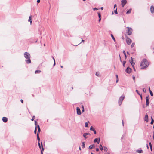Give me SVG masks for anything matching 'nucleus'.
<instances>
[{
    "mask_svg": "<svg viewBox=\"0 0 154 154\" xmlns=\"http://www.w3.org/2000/svg\"><path fill=\"white\" fill-rule=\"evenodd\" d=\"M149 65V63L146 59H143L141 61L140 68L141 69L146 68Z\"/></svg>",
    "mask_w": 154,
    "mask_h": 154,
    "instance_id": "obj_1",
    "label": "nucleus"
},
{
    "mask_svg": "<svg viewBox=\"0 0 154 154\" xmlns=\"http://www.w3.org/2000/svg\"><path fill=\"white\" fill-rule=\"evenodd\" d=\"M24 57L26 59L25 60V61L28 64L31 63L30 55L29 53L27 52H25L24 54Z\"/></svg>",
    "mask_w": 154,
    "mask_h": 154,
    "instance_id": "obj_2",
    "label": "nucleus"
},
{
    "mask_svg": "<svg viewBox=\"0 0 154 154\" xmlns=\"http://www.w3.org/2000/svg\"><path fill=\"white\" fill-rule=\"evenodd\" d=\"M127 33H128V35H130L132 34V33L133 31L132 29L129 27H127Z\"/></svg>",
    "mask_w": 154,
    "mask_h": 154,
    "instance_id": "obj_3",
    "label": "nucleus"
},
{
    "mask_svg": "<svg viewBox=\"0 0 154 154\" xmlns=\"http://www.w3.org/2000/svg\"><path fill=\"white\" fill-rule=\"evenodd\" d=\"M125 98L124 96H121L119 100V105H121L122 103V101Z\"/></svg>",
    "mask_w": 154,
    "mask_h": 154,
    "instance_id": "obj_4",
    "label": "nucleus"
},
{
    "mask_svg": "<svg viewBox=\"0 0 154 154\" xmlns=\"http://www.w3.org/2000/svg\"><path fill=\"white\" fill-rule=\"evenodd\" d=\"M149 96H146V103L147 106H148L149 103Z\"/></svg>",
    "mask_w": 154,
    "mask_h": 154,
    "instance_id": "obj_5",
    "label": "nucleus"
},
{
    "mask_svg": "<svg viewBox=\"0 0 154 154\" xmlns=\"http://www.w3.org/2000/svg\"><path fill=\"white\" fill-rule=\"evenodd\" d=\"M126 41L127 42V44L128 45H129L131 43L132 41L128 37L126 39Z\"/></svg>",
    "mask_w": 154,
    "mask_h": 154,
    "instance_id": "obj_6",
    "label": "nucleus"
},
{
    "mask_svg": "<svg viewBox=\"0 0 154 154\" xmlns=\"http://www.w3.org/2000/svg\"><path fill=\"white\" fill-rule=\"evenodd\" d=\"M121 5L122 7H124V5L126 4L127 3L126 0H122L121 1Z\"/></svg>",
    "mask_w": 154,
    "mask_h": 154,
    "instance_id": "obj_7",
    "label": "nucleus"
},
{
    "mask_svg": "<svg viewBox=\"0 0 154 154\" xmlns=\"http://www.w3.org/2000/svg\"><path fill=\"white\" fill-rule=\"evenodd\" d=\"M76 110L77 114L78 115H80L81 112L80 108L79 107H77L76 108Z\"/></svg>",
    "mask_w": 154,
    "mask_h": 154,
    "instance_id": "obj_8",
    "label": "nucleus"
},
{
    "mask_svg": "<svg viewBox=\"0 0 154 154\" xmlns=\"http://www.w3.org/2000/svg\"><path fill=\"white\" fill-rule=\"evenodd\" d=\"M37 138L38 140V144L39 147V148L40 149H41V145H40V143H39V142L40 141V138H39V135H38V133H37Z\"/></svg>",
    "mask_w": 154,
    "mask_h": 154,
    "instance_id": "obj_9",
    "label": "nucleus"
},
{
    "mask_svg": "<svg viewBox=\"0 0 154 154\" xmlns=\"http://www.w3.org/2000/svg\"><path fill=\"white\" fill-rule=\"evenodd\" d=\"M131 61H130V63H131V64L132 65V66L133 67L134 71H135L136 70H135V69L134 68V65L135 64V63L133 62V60H133V58H132V57H131Z\"/></svg>",
    "mask_w": 154,
    "mask_h": 154,
    "instance_id": "obj_10",
    "label": "nucleus"
},
{
    "mask_svg": "<svg viewBox=\"0 0 154 154\" xmlns=\"http://www.w3.org/2000/svg\"><path fill=\"white\" fill-rule=\"evenodd\" d=\"M131 68L129 67H128L126 69V72L128 73H131Z\"/></svg>",
    "mask_w": 154,
    "mask_h": 154,
    "instance_id": "obj_11",
    "label": "nucleus"
},
{
    "mask_svg": "<svg viewBox=\"0 0 154 154\" xmlns=\"http://www.w3.org/2000/svg\"><path fill=\"white\" fill-rule=\"evenodd\" d=\"M150 11L153 14L154 12V7L153 6H151L150 8Z\"/></svg>",
    "mask_w": 154,
    "mask_h": 154,
    "instance_id": "obj_12",
    "label": "nucleus"
},
{
    "mask_svg": "<svg viewBox=\"0 0 154 154\" xmlns=\"http://www.w3.org/2000/svg\"><path fill=\"white\" fill-rule=\"evenodd\" d=\"M144 120L147 122L148 121V116L147 114H146L145 116Z\"/></svg>",
    "mask_w": 154,
    "mask_h": 154,
    "instance_id": "obj_13",
    "label": "nucleus"
},
{
    "mask_svg": "<svg viewBox=\"0 0 154 154\" xmlns=\"http://www.w3.org/2000/svg\"><path fill=\"white\" fill-rule=\"evenodd\" d=\"M2 120L4 122H6L8 121V119L6 117H3Z\"/></svg>",
    "mask_w": 154,
    "mask_h": 154,
    "instance_id": "obj_14",
    "label": "nucleus"
},
{
    "mask_svg": "<svg viewBox=\"0 0 154 154\" xmlns=\"http://www.w3.org/2000/svg\"><path fill=\"white\" fill-rule=\"evenodd\" d=\"M100 139H99V140H98V139L97 138H96L95 139L94 141V142H97L98 144L100 142Z\"/></svg>",
    "mask_w": 154,
    "mask_h": 154,
    "instance_id": "obj_15",
    "label": "nucleus"
},
{
    "mask_svg": "<svg viewBox=\"0 0 154 154\" xmlns=\"http://www.w3.org/2000/svg\"><path fill=\"white\" fill-rule=\"evenodd\" d=\"M31 20H32V16L31 15V16H29V19L28 20V21L30 22L31 25V24H32V22Z\"/></svg>",
    "mask_w": 154,
    "mask_h": 154,
    "instance_id": "obj_16",
    "label": "nucleus"
},
{
    "mask_svg": "<svg viewBox=\"0 0 154 154\" xmlns=\"http://www.w3.org/2000/svg\"><path fill=\"white\" fill-rule=\"evenodd\" d=\"M41 148H42V150H41V154H43V151L44 150V149L43 148V145L42 142H41Z\"/></svg>",
    "mask_w": 154,
    "mask_h": 154,
    "instance_id": "obj_17",
    "label": "nucleus"
},
{
    "mask_svg": "<svg viewBox=\"0 0 154 154\" xmlns=\"http://www.w3.org/2000/svg\"><path fill=\"white\" fill-rule=\"evenodd\" d=\"M94 147V145H90L89 146V149H91Z\"/></svg>",
    "mask_w": 154,
    "mask_h": 154,
    "instance_id": "obj_18",
    "label": "nucleus"
},
{
    "mask_svg": "<svg viewBox=\"0 0 154 154\" xmlns=\"http://www.w3.org/2000/svg\"><path fill=\"white\" fill-rule=\"evenodd\" d=\"M143 150L141 149L140 150H137V152L138 153H142L143 152Z\"/></svg>",
    "mask_w": 154,
    "mask_h": 154,
    "instance_id": "obj_19",
    "label": "nucleus"
},
{
    "mask_svg": "<svg viewBox=\"0 0 154 154\" xmlns=\"http://www.w3.org/2000/svg\"><path fill=\"white\" fill-rule=\"evenodd\" d=\"M131 9H130L128 10L126 12V14H128L131 13Z\"/></svg>",
    "mask_w": 154,
    "mask_h": 154,
    "instance_id": "obj_20",
    "label": "nucleus"
},
{
    "mask_svg": "<svg viewBox=\"0 0 154 154\" xmlns=\"http://www.w3.org/2000/svg\"><path fill=\"white\" fill-rule=\"evenodd\" d=\"M100 149L101 150V151H103V147L102 146L101 144H100Z\"/></svg>",
    "mask_w": 154,
    "mask_h": 154,
    "instance_id": "obj_21",
    "label": "nucleus"
},
{
    "mask_svg": "<svg viewBox=\"0 0 154 154\" xmlns=\"http://www.w3.org/2000/svg\"><path fill=\"white\" fill-rule=\"evenodd\" d=\"M37 127H38V133H39L41 131V130H40V126H39V125H37Z\"/></svg>",
    "mask_w": 154,
    "mask_h": 154,
    "instance_id": "obj_22",
    "label": "nucleus"
},
{
    "mask_svg": "<svg viewBox=\"0 0 154 154\" xmlns=\"http://www.w3.org/2000/svg\"><path fill=\"white\" fill-rule=\"evenodd\" d=\"M41 72V71L40 70H37L35 72V74L39 73Z\"/></svg>",
    "mask_w": 154,
    "mask_h": 154,
    "instance_id": "obj_23",
    "label": "nucleus"
},
{
    "mask_svg": "<svg viewBox=\"0 0 154 154\" xmlns=\"http://www.w3.org/2000/svg\"><path fill=\"white\" fill-rule=\"evenodd\" d=\"M149 92H150V95H151L152 96H153V94L152 92V91H151L150 90V87H149Z\"/></svg>",
    "mask_w": 154,
    "mask_h": 154,
    "instance_id": "obj_24",
    "label": "nucleus"
},
{
    "mask_svg": "<svg viewBox=\"0 0 154 154\" xmlns=\"http://www.w3.org/2000/svg\"><path fill=\"white\" fill-rule=\"evenodd\" d=\"M89 122L88 121L87 122H86L85 123V127H88V123H89Z\"/></svg>",
    "mask_w": 154,
    "mask_h": 154,
    "instance_id": "obj_25",
    "label": "nucleus"
},
{
    "mask_svg": "<svg viewBox=\"0 0 154 154\" xmlns=\"http://www.w3.org/2000/svg\"><path fill=\"white\" fill-rule=\"evenodd\" d=\"M85 142H82V148H85Z\"/></svg>",
    "mask_w": 154,
    "mask_h": 154,
    "instance_id": "obj_26",
    "label": "nucleus"
},
{
    "mask_svg": "<svg viewBox=\"0 0 154 154\" xmlns=\"http://www.w3.org/2000/svg\"><path fill=\"white\" fill-rule=\"evenodd\" d=\"M88 135V133H84V134H83V136H84V137L85 138H87V137H86V136L87 135Z\"/></svg>",
    "mask_w": 154,
    "mask_h": 154,
    "instance_id": "obj_27",
    "label": "nucleus"
},
{
    "mask_svg": "<svg viewBox=\"0 0 154 154\" xmlns=\"http://www.w3.org/2000/svg\"><path fill=\"white\" fill-rule=\"evenodd\" d=\"M82 112H84V108L83 105L82 106Z\"/></svg>",
    "mask_w": 154,
    "mask_h": 154,
    "instance_id": "obj_28",
    "label": "nucleus"
},
{
    "mask_svg": "<svg viewBox=\"0 0 154 154\" xmlns=\"http://www.w3.org/2000/svg\"><path fill=\"white\" fill-rule=\"evenodd\" d=\"M107 150H108V149L106 147H104V150L105 151V152H107Z\"/></svg>",
    "mask_w": 154,
    "mask_h": 154,
    "instance_id": "obj_29",
    "label": "nucleus"
},
{
    "mask_svg": "<svg viewBox=\"0 0 154 154\" xmlns=\"http://www.w3.org/2000/svg\"><path fill=\"white\" fill-rule=\"evenodd\" d=\"M123 52L125 56V59L126 58V57H126V53H125V51H123Z\"/></svg>",
    "mask_w": 154,
    "mask_h": 154,
    "instance_id": "obj_30",
    "label": "nucleus"
},
{
    "mask_svg": "<svg viewBox=\"0 0 154 154\" xmlns=\"http://www.w3.org/2000/svg\"><path fill=\"white\" fill-rule=\"evenodd\" d=\"M111 37L112 38V39L114 41H115L116 40H115L114 37L113 36V35L112 34H111Z\"/></svg>",
    "mask_w": 154,
    "mask_h": 154,
    "instance_id": "obj_31",
    "label": "nucleus"
},
{
    "mask_svg": "<svg viewBox=\"0 0 154 154\" xmlns=\"http://www.w3.org/2000/svg\"><path fill=\"white\" fill-rule=\"evenodd\" d=\"M149 145L150 147V149H151V150H152V144H151V142H149Z\"/></svg>",
    "mask_w": 154,
    "mask_h": 154,
    "instance_id": "obj_32",
    "label": "nucleus"
},
{
    "mask_svg": "<svg viewBox=\"0 0 154 154\" xmlns=\"http://www.w3.org/2000/svg\"><path fill=\"white\" fill-rule=\"evenodd\" d=\"M151 118H152V121H151V122L150 124H153V122H154V120H153V119H152V117H151Z\"/></svg>",
    "mask_w": 154,
    "mask_h": 154,
    "instance_id": "obj_33",
    "label": "nucleus"
},
{
    "mask_svg": "<svg viewBox=\"0 0 154 154\" xmlns=\"http://www.w3.org/2000/svg\"><path fill=\"white\" fill-rule=\"evenodd\" d=\"M52 58L53 59V60H54V66L55 65V60L54 58V57H52Z\"/></svg>",
    "mask_w": 154,
    "mask_h": 154,
    "instance_id": "obj_34",
    "label": "nucleus"
},
{
    "mask_svg": "<svg viewBox=\"0 0 154 154\" xmlns=\"http://www.w3.org/2000/svg\"><path fill=\"white\" fill-rule=\"evenodd\" d=\"M114 13L116 14H118V12L117 11V8H116V9L114 10Z\"/></svg>",
    "mask_w": 154,
    "mask_h": 154,
    "instance_id": "obj_35",
    "label": "nucleus"
},
{
    "mask_svg": "<svg viewBox=\"0 0 154 154\" xmlns=\"http://www.w3.org/2000/svg\"><path fill=\"white\" fill-rule=\"evenodd\" d=\"M116 82H117L118 81V75H116Z\"/></svg>",
    "mask_w": 154,
    "mask_h": 154,
    "instance_id": "obj_36",
    "label": "nucleus"
},
{
    "mask_svg": "<svg viewBox=\"0 0 154 154\" xmlns=\"http://www.w3.org/2000/svg\"><path fill=\"white\" fill-rule=\"evenodd\" d=\"M36 131H37V128H36V127L35 128V129L34 130V133L35 134H36Z\"/></svg>",
    "mask_w": 154,
    "mask_h": 154,
    "instance_id": "obj_37",
    "label": "nucleus"
},
{
    "mask_svg": "<svg viewBox=\"0 0 154 154\" xmlns=\"http://www.w3.org/2000/svg\"><path fill=\"white\" fill-rule=\"evenodd\" d=\"M134 45L135 43H133L131 45V48L133 47L134 46Z\"/></svg>",
    "mask_w": 154,
    "mask_h": 154,
    "instance_id": "obj_38",
    "label": "nucleus"
},
{
    "mask_svg": "<svg viewBox=\"0 0 154 154\" xmlns=\"http://www.w3.org/2000/svg\"><path fill=\"white\" fill-rule=\"evenodd\" d=\"M136 91L139 95L141 94L140 93V92L138 91V90H136Z\"/></svg>",
    "mask_w": 154,
    "mask_h": 154,
    "instance_id": "obj_39",
    "label": "nucleus"
},
{
    "mask_svg": "<svg viewBox=\"0 0 154 154\" xmlns=\"http://www.w3.org/2000/svg\"><path fill=\"white\" fill-rule=\"evenodd\" d=\"M126 61H123V65L124 66H125V64Z\"/></svg>",
    "mask_w": 154,
    "mask_h": 154,
    "instance_id": "obj_40",
    "label": "nucleus"
},
{
    "mask_svg": "<svg viewBox=\"0 0 154 154\" xmlns=\"http://www.w3.org/2000/svg\"><path fill=\"white\" fill-rule=\"evenodd\" d=\"M35 116H34L32 117V119H31V120L33 121L34 120V119H35Z\"/></svg>",
    "mask_w": 154,
    "mask_h": 154,
    "instance_id": "obj_41",
    "label": "nucleus"
},
{
    "mask_svg": "<svg viewBox=\"0 0 154 154\" xmlns=\"http://www.w3.org/2000/svg\"><path fill=\"white\" fill-rule=\"evenodd\" d=\"M93 129H93V127L92 126H91L90 127V130H91V131H93Z\"/></svg>",
    "mask_w": 154,
    "mask_h": 154,
    "instance_id": "obj_42",
    "label": "nucleus"
},
{
    "mask_svg": "<svg viewBox=\"0 0 154 154\" xmlns=\"http://www.w3.org/2000/svg\"><path fill=\"white\" fill-rule=\"evenodd\" d=\"M143 91L144 92H146V90L145 88H143Z\"/></svg>",
    "mask_w": 154,
    "mask_h": 154,
    "instance_id": "obj_43",
    "label": "nucleus"
},
{
    "mask_svg": "<svg viewBox=\"0 0 154 154\" xmlns=\"http://www.w3.org/2000/svg\"><path fill=\"white\" fill-rule=\"evenodd\" d=\"M96 75L97 76H99V73H98L97 72H96Z\"/></svg>",
    "mask_w": 154,
    "mask_h": 154,
    "instance_id": "obj_44",
    "label": "nucleus"
},
{
    "mask_svg": "<svg viewBox=\"0 0 154 154\" xmlns=\"http://www.w3.org/2000/svg\"><path fill=\"white\" fill-rule=\"evenodd\" d=\"M98 15L99 17H101V14H100V13H99V12L98 13Z\"/></svg>",
    "mask_w": 154,
    "mask_h": 154,
    "instance_id": "obj_45",
    "label": "nucleus"
},
{
    "mask_svg": "<svg viewBox=\"0 0 154 154\" xmlns=\"http://www.w3.org/2000/svg\"><path fill=\"white\" fill-rule=\"evenodd\" d=\"M93 131H94V134H96V131L95 129H93Z\"/></svg>",
    "mask_w": 154,
    "mask_h": 154,
    "instance_id": "obj_46",
    "label": "nucleus"
},
{
    "mask_svg": "<svg viewBox=\"0 0 154 154\" xmlns=\"http://www.w3.org/2000/svg\"><path fill=\"white\" fill-rule=\"evenodd\" d=\"M140 96V97L141 98V99H142V94H140V95H139Z\"/></svg>",
    "mask_w": 154,
    "mask_h": 154,
    "instance_id": "obj_47",
    "label": "nucleus"
},
{
    "mask_svg": "<svg viewBox=\"0 0 154 154\" xmlns=\"http://www.w3.org/2000/svg\"><path fill=\"white\" fill-rule=\"evenodd\" d=\"M96 151H99V149L98 148H97L96 149Z\"/></svg>",
    "mask_w": 154,
    "mask_h": 154,
    "instance_id": "obj_48",
    "label": "nucleus"
},
{
    "mask_svg": "<svg viewBox=\"0 0 154 154\" xmlns=\"http://www.w3.org/2000/svg\"><path fill=\"white\" fill-rule=\"evenodd\" d=\"M20 101L22 103H23V100L22 99H21Z\"/></svg>",
    "mask_w": 154,
    "mask_h": 154,
    "instance_id": "obj_49",
    "label": "nucleus"
},
{
    "mask_svg": "<svg viewBox=\"0 0 154 154\" xmlns=\"http://www.w3.org/2000/svg\"><path fill=\"white\" fill-rule=\"evenodd\" d=\"M40 0H37V3H38L40 2Z\"/></svg>",
    "mask_w": 154,
    "mask_h": 154,
    "instance_id": "obj_50",
    "label": "nucleus"
},
{
    "mask_svg": "<svg viewBox=\"0 0 154 154\" xmlns=\"http://www.w3.org/2000/svg\"><path fill=\"white\" fill-rule=\"evenodd\" d=\"M116 6H117V5H116V4H115V5H114V9H115V7H116Z\"/></svg>",
    "mask_w": 154,
    "mask_h": 154,
    "instance_id": "obj_51",
    "label": "nucleus"
},
{
    "mask_svg": "<svg viewBox=\"0 0 154 154\" xmlns=\"http://www.w3.org/2000/svg\"><path fill=\"white\" fill-rule=\"evenodd\" d=\"M93 10H97V9L96 8H93Z\"/></svg>",
    "mask_w": 154,
    "mask_h": 154,
    "instance_id": "obj_52",
    "label": "nucleus"
},
{
    "mask_svg": "<svg viewBox=\"0 0 154 154\" xmlns=\"http://www.w3.org/2000/svg\"><path fill=\"white\" fill-rule=\"evenodd\" d=\"M133 80H134V79H135V77H134V76H133Z\"/></svg>",
    "mask_w": 154,
    "mask_h": 154,
    "instance_id": "obj_53",
    "label": "nucleus"
},
{
    "mask_svg": "<svg viewBox=\"0 0 154 154\" xmlns=\"http://www.w3.org/2000/svg\"><path fill=\"white\" fill-rule=\"evenodd\" d=\"M35 125H36V123H37V122L36 121H35Z\"/></svg>",
    "mask_w": 154,
    "mask_h": 154,
    "instance_id": "obj_54",
    "label": "nucleus"
},
{
    "mask_svg": "<svg viewBox=\"0 0 154 154\" xmlns=\"http://www.w3.org/2000/svg\"><path fill=\"white\" fill-rule=\"evenodd\" d=\"M103 7H102L101 8V9L102 10H103Z\"/></svg>",
    "mask_w": 154,
    "mask_h": 154,
    "instance_id": "obj_55",
    "label": "nucleus"
},
{
    "mask_svg": "<svg viewBox=\"0 0 154 154\" xmlns=\"http://www.w3.org/2000/svg\"><path fill=\"white\" fill-rule=\"evenodd\" d=\"M85 41L84 40L82 39V42H84Z\"/></svg>",
    "mask_w": 154,
    "mask_h": 154,
    "instance_id": "obj_56",
    "label": "nucleus"
},
{
    "mask_svg": "<svg viewBox=\"0 0 154 154\" xmlns=\"http://www.w3.org/2000/svg\"><path fill=\"white\" fill-rule=\"evenodd\" d=\"M122 124H123V125L124 126V122H123V120H122Z\"/></svg>",
    "mask_w": 154,
    "mask_h": 154,
    "instance_id": "obj_57",
    "label": "nucleus"
},
{
    "mask_svg": "<svg viewBox=\"0 0 154 154\" xmlns=\"http://www.w3.org/2000/svg\"><path fill=\"white\" fill-rule=\"evenodd\" d=\"M101 19H99V22H100V21H101Z\"/></svg>",
    "mask_w": 154,
    "mask_h": 154,
    "instance_id": "obj_58",
    "label": "nucleus"
},
{
    "mask_svg": "<svg viewBox=\"0 0 154 154\" xmlns=\"http://www.w3.org/2000/svg\"><path fill=\"white\" fill-rule=\"evenodd\" d=\"M104 154H110L109 153H105Z\"/></svg>",
    "mask_w": 154,
    "mask_h": 154,
    "instance_id": "obj_59",
    "label": "nucleus"
},
{
    "mask_svg": "<svg viewBox=\"0 0 154 154\" xmlns=\"http://www.w3.org/2000/svg\"><path fill=\"white\" fill-rule=\"evenodd\" d=\"M79 150H81V147H79Z\"/></svg>",
    "mask_w": 154,
    "mask_h": 154,
    "instance_id": "obj_60",
    "label": "nucleus"
},
{
    "mask_svg": "<svg viewBox=\"0 0 154 154\" xmlns=\"http://www.w3.org/2000/svg\"><path fill=\"white\" fill-rule=\"evenodd\" d=\"M99 19H101V17H99Z\"/></svg>",
    "mask_w": 154,
    "mask_h": 154,
    "instance_id": "obj_61",
    "label": "nucleus"
},
{
    "mask_svg": "<svg viewBox=\"0 0 154 154\" xmlns=\"http://www.w3.org/2000/svg\"><path fill=\"white\" fill-rule=\"evenodd\" d=\"M60 67H61V68H63V66H60Z\"/></svg>",
    "mask_w": 154,
    "mask_h": 154,
    "instance_id": "obj_62",
    "label": "nucleus"
},
{
    "mask_svg": "<svg viewBox=\"0 0 154 154\" xmlns=\"http://www.w3.org/2000/svg\"><path fill=\"white\" fill-rule=\"evenodd\" d=\"M127 53L128 54H129V52H127Z\"/></svg>",
    "mask_w": 154,
    "mask_h": 154,
    "instance_id": "obj_63",
    "label": "nucleus"
},
{
    "mask_svg": "<svg viewBox=\"0 0 154 154\" xmlns=\"http://www.w3.org/2000/svg\"><path fill=\"white\" fill-rule=\"evenodd\" d=\"M112 14H113V12H112Z\"/></svg>",
    "mask_w": 154,
    "mask_h": 154,
    "instance_id": "obj_64",
    "label": "nucleus"
}]
</instances>
